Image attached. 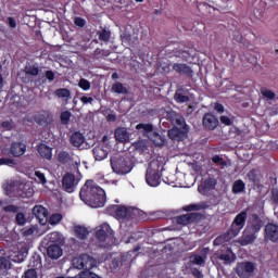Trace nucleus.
Instances as JSON below:
<instances>
[{
	"label": "nucleus",
	"instance_id": "f257e3e1",
	"mask_svg": "<svg viewBox=\"0 0 278 278\" xmlns=\"http://www.w3.org/2000/svg\"><path fill=\"white\" fill-rule=\"evenodd\" d=\"M79 198L89 205V207H103L108 201L105 190L99 187L94 180H87L79 192Z\"/></svg>",
	"mask_w": 278,
	"mask_h": 278
},
{
	"label": "nucleus",
	"instance_id": "f03ea898",
	"mask_svg": "<svg viewBox=\"0 0 278 278\" xmlns=\"http://www.w3.org/2000/svg\"><path fill=\"white\" fill-rule=\"evenodd\" d=\"M262 227H264V219H262L257 213L251 214L242 236L239 239L241 247L253 244L255 240H257V233L262 231Z\"/></svg>",
	"mask_w": 278,
	"mask_h": 278
},
{
	"label": "nucleus",
	"instance_id": "7ed1b4c3",
	"mask_svg": "<svg viewBox=\"0 0 278 278\" xmlns=\"http://www.w3.org/2000/svg\"><path fill=\"white\" fill-rule=\"evenodd\" d=\"M60 242H62L60 232H51L41 241L50 260H60V256L63 255L64 252L62 247L59 245Z\"/></svg>",
	"mask_w": 278,
	"mask_h": 278
},
{
	"label": "nucleus",
	"instance_id": "20e7f679",
	"mask_svg": "<svg viewBox=\"0 0 278 278\" xmlns=\"http://www.w3.org/2000/svg\"><path fill=\"white\" fill-rule=\"evenodd\" d=\"M111 168L116 175H127V173H131V162L128 157L112 156Z\"/></svg>",
	"mask_w": 278,
	"mask_h": 278
},
{
	"label": "nucleus",
	"instance_id": "39448f33",
	"mask_svg": "<svg viewBox=\"0 0 278 278\" xmlns=\"http://www.w3.org/2000/svg\"><path fill=\"white\" fill-rule=\"evenodd\" d=\"M108 214L115 216L117 220H131L134 218V208L124 205H110L106 207Z\"/></svg>",
	"mask_w": 278,
	"mask_h": 278
},
{
	"label": "nucleus",
	"instance_id": "423d86ee",
	"mask_svg": "<svg viewBox=\"0 0 278 278\" xmlns=\"http://www.w3.org/2000/svg\"><path fill=\"white\" fill-rule=\"evenodd\" d=\"M146 181L151 188H157L162 184V175H160V163L151 162L146 172Z\"/></svg>",
	"mask_w": 278,
	"mask_h": 278
},
{
	"label": "nucleus",
	"instance_id": "0eeeda50",
	"mask_svg": "<svg viewBox=\"0 0 278 278\" xmlns=\"http://www.w3.org/2000/svg\"><path fill=\"white\" fill-rule=\"evenodd\" d=\"M248 216L249 214L247 213V211H241L239 214H237L231 223L230 228L228 229V236L236 238V236L240 233V230L244 229Z\"/></svg>",
	"mask_w": 278,
	"mask_h": 278
},
{
	"label": "nucleus",
	"instance_id": "6e6552de",
	"mask_svg": "<svg viewBox=\"0 0 278 278\" xmlns=\"http://www.w3.org/2000/svg\"><path fill=\"white\" fill-rule=\"evenodd\" d=\"M188 131H190V128L185 122L182 125L173 126V128L168 130V138L176 142H182V140L188 138Z\"/></svg>",
	"mask_w": 278,
	"mask_h": 278
},
{
	"label": "nucleus",
	"instance_id": "1a4fd4ad",
	"mask_svg": "<svg viewBox=\"0 0 278 278\" xmlns=\"http://www.w3.org/2000/svg\"><path fill=\"white\" fill-rule=\"evenodd\" d=\"M115 232L112 230L110 224L104 223L97 227L96 239L98 242H105V240H114Z\"/></svg>",
	"mask_w": 278,
	"mask_h": 278
},
{
	"label": "nucleus",
	"instance_id": "9d476101",
	"mask_svg": "<svg viewBox=\"0 0 278 278\" xmlns=\"http://www.w3.org/2000/svg\"><path fill=\"white\" fill-rule=\"evenodd\" d=\"M255 273V264L253 262H241L236 266V274L240 278H249Z\"/></svg>",
	"mask_w": 278,
	"mask_h": 278
},
{
	"label": "nucleus",
	"instance_id": "9b49d317",
	"mask_svg": "<svg viewBox=\"0 0 278 278\" xmlns=\"http://www.w3.org/2000/svg\"><path fill=\"white\" fill-rule=\"evenodd\" d=\"M210 253V248H202L194 251L189 256L191 264L195 266H204L205 262L207 261V254Z\"/></svg>",
	"mask_w": 278,
	"mask_h": 278
},
{
	"label": "nucleus",
	"instance_id": "f8f14e48",
	"mask_svg": "<svg viewBox=\"0 0 278 278\" xmlns=\"http://www.w3.org/2000/svg\"><path fill=\"white\" fill-rule=\"evenodd\" d=\"M77 264L79 270H92L97 266V261L90 254H81L77 260Z\"/></svg>",
	"mask_w": 278,
	"mask_h": 278
},
{
	"label": "nucleus",
	"instance_id": "ddd939ff",
	"mask_svg": "<svg viewBox=\"0 0 278 278\" xmlns=\"http://www.w3.org/2000/svg\"><path fill=\"white\" fill-rule=\"evenodd\" d=\"M202 125L207 131H214L219 125L218 117L212 113H205L202 117Z\"/></svg>",
	"mask_w": 278,
	"mask_h": 278
},
{
	"label": "nucleus",
	"instance_id": "4468645a",
	"mask_svg": "<svg viewBox=\"0 0 278 278\" xmlns=\"http://www.w3.org/2000/svg\"><path fill=\"white\" fill-rule=\"evenodd\" d=\"M200 218H201L200 213H187V214L177 216L176 223H177V225H182L186 227V225L195 223V220H199Z\"/></svg>",
	"mask_w": 278,
	"mask_h": 278
},
{
	"label": "nucleus",
	"instance_id": "2eb2a0df",
	"mask_svg": "<svg viewBox=\"0 0 278 278\" xmlns=\"http://www.w3.org/2000/svg\"><path fill=\"white\" fill-rule=\"evenodd\" d=\"M33 216L39 220L40 225H47V218L49 217V211L42 205H35L33 207Z\"/></svg>",
	"mask_w": 278,
	"mask_h": 278
},
{
	"label": "nucleus",
	"instance_id": "dca6fc26",
	"mask_svg": "<svg viewBox=\"0 0 278 278\" xmlns=\"http://www.w3.org/2000/svg\"><path fill=\"white\" fill-rule=\"evenodd\" d=\"M265 240L270 242H278V225L274 223H268L264 229Z\"/></svg>",
	"mask_w": 278,
	"mask_h": 278
},
{
	"label": "nucleus",
	"instance_id": "f3484780",
	"mask_svg": "<svg viewBox=\"0 0 278 278\" xmlns=\"http://www.w3.org/2000/svg\"><path fill=\"white\" fill-rule=\"evenodd\" d=\"M24 153H27V144L23 143V141H14L10 147V154L13 157H21Z\"/></svg>",
	"mask_w": 278,
	"mask_h": 278
},
{
	"label": "nucleus",
	"instance_id": "a211bd4d",
	"mask_svg": "<svg viewBox=\"0 0 278 278\" xmlns=\"http://www.w3.org/2000/svg\"><path fill=\"white\" fill-rule=\"evenodd\" d=\"M218 260L224 262L225 265L233 264V262L237 260V256L236 253L230 250V248L224 247L218 255Z\"/></svg>",
	"mask_w": 278,
	"mask_h": 278
},
{
	"label": "nucleus",
	"instance_id": "6ab92c4d",
	"mask_svg": "<svg viewBox=\"0 0 278 278\" xmlns=\"http://www.w3.org/2000/svg\"><path fill=\"white\" fill-rule=\"evenodd\" d=\"M131 134L127 130L125 127H117L114 131V138L116 142H119L121 144H126V142H129Z\"/></svg>",
	"mask_w": 278,
	"mask_h": 278
},
{
	"label": "nucleus",
	"instance_id": "aec40b11",
	"mask_svg": "<svg viewBox=\"0 0 278 278\" xmlns=\"http://www.w3.org/2000/svg\"><path fill=\"white\" fill-rule=\"evenodd\" d=\"M165 118L169 121V123L175 126V125H185L186 118L181 116L180 114H177V112L173 110H168L165 112Z\"/></svg>",
	"mask_w": 278,
	"mask_h": 278
},
{
	"label": "nucleus",
	"instance_id": "412c9836",
	"mask_svg": "<svg viewBox=\"0 0 278 278\" xmlns=\"http://www.w3.org/2000/svg\"><path fill=\"white\" fill-rule=\"evenodd\" d=\"M75 154L68 152V151H60L56 155V160L59 164H62L63 166H73V157Z\"/></svg>",
	"mask_w": 278,
	"mask_h": 278
},
{
	"label": "nucleus",
	"instance_id": "4be33fe9",
	"mask_svg": "<svg viewBox=\"0 0 278 278\" xmlns=\"http://www.w3.org/2000/svg\"><path fill=\"white\" fill-rule=\"evenodd\" d=\"M62 185L65 192H75V175L71 173H66L63 176Z\"/></svg>",
	"mask_w": 278,
	"mask_h": 278
},
{
	"label": "nucleus",
	"instance_id": "5701e85b",
	"mask_svg": "<svg viewBox=\"0 0 278 278\" xmlns=\"http://www.w3.org/2000/svg\"><path fill=\"white\" fill-rule=\"evenodd\" d=\"M173 71H175V73H178V75H186V77H192V67H190L188 64L186 63H175L173 65Z\"/></svg>",
	"mask_w": 278,
	"mask_h": 278
},
{
	"label": "nucleus",
	"instance_id": "b1692460",
	"mask_svg": "<svg viewBox=\"0 0 278 278\" xmlns=\"http://www.w3.org/2000/svg\"><path fill=\"white\" fill-rule=\"evenodd\" d=\"M37 151L43 160H52L53 159V148L47 146L46 143H40L37 148Z\"/></svg>",
	"mask_w": 278,
	"mask_h": 278
},
{
	"label": "nucleus",
	"instance_id": "393cba45",
	"mask_svg": "<svg viewBox=\"0 0 278 278\" xmlns=\"http://www.w3.org/2000/svg\"><path fill=\"white\" fill-rule=\"evenodd\" d=\"M36 122L38 125H51L53 123V116L49 111H41L37 116H36Z\"/></svg>",
	"mask_w": 278,
	"mask_h": 278
},
{
	"label": "nucleus",
	"instance_id": "a878e982",
	"mask_svg": "<svg viewBox=\"0 0 278 278\" xmlns=\"http://www.w3.org/2000/svg\"><path fill=\"white\" fill-rule=\"evenodd\" d=\"M70 142L72 147L79 148L81 144H84V142H86V137H84L81 132L75 131L72 134Z\"/></svg>",
	"mask_w": 278,
	"mask_h": 278
},
{
	"label": "nucleus",
	"instance_id": "bb28decb",
	"mask_svg": "<svg viewBox=\"0 0 278 278\" xmlns=\"http://www.w3.org/2000/svg\"><path fill=\"white\" fill-rule=\"evenodd\" d=\"M92 153L97 162H103L108 157V150L103 149V146L94 147Z\"/></svg>",
	"mask_w": 278,
	"mask_h": 278
},
{
	"label": "nucleus",
	"instance_id": "cd10ccee",
	"mask_svg": "<svg viewBox=\"0 0 278 278\" xmlns=\"http://www.w3.org/2000/svg\"><path fill=\"white\" fill-rule=\"evenodd\" d=\"M74 233L78 240H86L88 238L90 231H88V228L84 226H75L74 227Z\"/></svg>",
	"mask_w": 278,
	"mask_h": 278
},
{
	"label": "nucleus",
	"instance_id": "c85d7f7f",
	"mask_svg": "<svg viewBox=\"0 0 278 278\" xmlns=\"http://www.w3.org/2000/svg\"><path fill=\"white\" fill-rule=\"evenodd\" d=\"M245 188L247 185L243 180H236L232 185V194H240L241 192H244Z\"/></svg>",
	"mask_w": 278,
	"mask_h": 278
},
{
	"label": "nucleus",
	"instance_id": "c756f323",
	"mask_svg": "<svg viewBox=\"0 0 278 278\" xmlns=\"http://www.w3.org/2000/svg\"><path fill=\"white\" fill-rule=\"evenodd\" d=\"M24 73L31 77H38V75H40V67H38V65H26L24 67Z\"/></svg>",
	"mask_w": 278,
	"mask_h": 278
},
{
	"label": "nucleus",
	"instance_id": "7c9ffc66",
	"mask_svg": "<svg viewBox=\"0 0 278 278\" xmlns=\"http://www.w3.org/2000/svg\"><path fill=\"white\" fill-rule=\"evenodd\" d=\"M97 36L100 42H108L112 38V31L103 28L102 30L97 31Z\"/></svg>",
	"mask_w": 278,
	"mask_h": 278
},
{
	"label": "nucleus",
	"instance_id": "2f4dec72",
	"mask_svg": "<svg viewBox=\"0 0 278 278\" xmlns=\"http://www.w3.org/2000/svg\"><path fill=\"white\" fill-rule=\"evenodd\" d=\"M112 91L116 94H129L127 87L123 86V83H115L112 85Z\"/></svg>",
	"mask_w": 278,
	"mask_h": 278
},
{
	"label": "nucleus",
	"instance_id": "473e14b6",
	"mask_svg": "<svg viewBox=\"0 0 278 278\" xmlns=\"http://www.w3.org/2000/svg\"><path fill=\"white\" fill-rule=\"evenodd\" d=\"M207 205L205 203H199V204H189L184 206L185 212H199L201 210H205Z\"/></svg>",
	"mask_w": 278,
	"mask_h": 278
},
{
	"label": "nucleus",
	"instance_id": "72a5a7b5",
	"mask_svg": "<svg viewBox=\"0 0 278 278\" xmlns=\"http://www.w3.org/2000/svg\"><path fill=\"white\" fill-rule=\"evenodd\" d=\"M54 94L59 99H66L67 101L68 99H71V90H68L67 88H59L54 91Z\"/></svg>",
	"mask_w": 278,
	"mask_h": 278
},
{
	"label": "nucleus",
	"instance_id": "f704fd0d",
	"mask_svg": "<svg viewBox=\"0 0 278 278\" xmlns=\"http://www.w3.org/2000/svg\"><path fill=\"white\" fill-rule=\"evenodd\" d=\"M72 116H73V113H71V111L61 112L60 114L61 125H68V123H71Z\"/></svg>",
	"mask_w": 278,
	"mask_h": 278
},
{
	"label": "nucleus",
	"instance_id": "c9c22d12",
	"mask_svg": "<svg viewBox=\"0 0 278 278\" xmlns=\"http://www.w3.org/2000/svg\"><path fill=\"white\" fill-rule=\"evenodd\" d=\"M15 223L20 227H23L27 223V217H25V213L23 212H17L15 215Z\"/></svg>",
	"mask_w": 278,
	"mask_h": 278
},
{
	"label": "nucleus",
	"instance_id": "e433bc0d",
	"mask_svg": "<svg viewBox=\"0 0 278 278\" xmlns=\"http://www.w3.org/2000/svg\"><path fill=\"white\" fill-rule=\"evenodd\" d=\"M136 129L138 131L143 130L146 134H151V131H153V125L152 124H138L136 126Z\"/></svg>",
	"mask_w": 278,
	"mask_h": 278
},
{
	"label": "nucleus",
	"instance_id": "4c0bfd02",
	"mask_svg": "<svg viewBox=\"0 0 278 278\" xmlns=\"http://www.w3.org/2000/svg\"><path fill=\"white\" fill-rule=\"evenodd\" d=\"M11 265L12 263L5 256L0 257V270H10Z\"/></svg>",
	"mask_w": 278,
	"mask_h": 278
},
{
	"label": "nucleus",
	"instance_id": "58836bf2",
	"mask_svg": "<svg viewBox=\"0 0 278 278\" xmlns=\"http://www.w3.org/2000/svg\"><path fill=\"white\" fill-rule=\"evenodd\" d=\"M22 278H38V271L36 268H29L24 271Z\"/></svg>",
	"mask_w": 278,
	"mask_h": 278
},
{
	"label": "nucleus",
	"instance_id": "ea45409f",
	"mask_svg": "<svg viewBox=\"0 0 278 278\" xmlns=\"http://www.w3.org/2000/svg\"><path fill=\"white\" fill-rule=\"evenodd\" d=\"M211 160L213 164H218L219 166H222V168L227 166V161L223 160V157H220V155L218 154L213 155Z\"/></svg>",
	"mask_w": 278,
	"mask_h": 278
},
{
	"label": "nucleus",
	"instance_id": "a19ab883",
	"mask_svg": "<svg viewBox=\"0 0 278 278\" xmlns=\"http://www.w3.org/2000/svg\"><path fill=\"white\" fill-rule=\"evenodd\" d=\"M174 99L177 103H188V101H190V98L188 96L179 92L175 93Z\"/></svg>",
	"mask_w": 278,
	"mask_h": 278
},
{
	"label": "nucleus",
	"instance_id": "79ce46f5",
	"mask_svg": "<svg viewBox=\"0 0 278 278\" xmlns=\"http://www.w3.org/2000/svg\"><path fill=\"white\" fill-rule=\"evenodd\" d=\"M62 214L60 213H55V214H52L49 218V224L50 225H58L62 222Z\"/></svg>",
	"mask_w": 278,
	"mask_h": 278
},
{
	"label": "nucleus",
	"instance_id": "37998d69",
	"mask_svg": "<svg viewBox=\"0 0 278 278\" xmlns=\"http://www.w3.org/2000/svg\"><path fill=\"white\" fill-rule=\"evenodd\" d=\"M227 242V235H220L216 237L213 241L214 247H223Z\"/></svg>",
	"mask_w": 278,
	"mask_h": 278
},
{
	"label": "nucleus",
	"instance_id": "c03bdc74",
	"mask_svg": "<svg viewBox=\"0 0 278 278\" xmlns=\"http://www.w3.org/2000/svg\"><path fill=\"white\" fill-rule=\"evenodd\" d=\"M80 278H101V276L97 275L96 273L91 270H81L79 273Z\"/></svg>",
	"mask_w": 278,
	"mask_h": 278
},
{
	"label": "nucleus",
	"instance_id": "a18cd8bd",
	"mask_svg": "<svg viewBox=\"0 0 278 278\" xmlns=\"http://www.w3.org/2000/svg\"><path fill=\"white\" fill-rule=\"evenodd\" d=\"M0 166H16V161L14 159L1 157Z\"/></svg>",
	"mask_w": 278,
	"mask_h": 278
},
{
	"label": "nucleus",
	"instance_id": "49530a36",
	"mask_svg": "<svg viewBox=\"0 0 278 278\" xmlns=\"http://www.w3.org/2000/svg\"><path fill=\"white\" fill-rule=\"evenodd\" d=\"M1 128L5 129V131H12L14 129V121H4L1 123Z\"/></svg>",
	"mask_w": 278,
	"mask_h": 278
},
{
	"label": "nucleus",
	"instance_id": "de8ad7c7",
	"mask_svg": "<svg viewBox=\"0 0 278 278\" xmlns=\"http://www.w3.org/2000/svg\"><path fill=\"white\" fill-rule=\"evenodd\" d=\"M21 208L14 204H9L7 206L3 207V212H7L9 214H17V212L20 211Z\"/></svg>",
	"mask_w": 278,
	"mask_h": 278
},
{
	"label": "nucleus",
	"instance_id": "09e8293b",
	"mask_svg": "<svg viewBox=\"0 0 278 278\" xmlns=\"http://www.w3.org/2000/svg\"><path fill=\"white\" fill-rule=\"evenodd\" d=\"M261 94H263V97H265L266 99H269V101H273V99H275L276 97L275 92L266 88L261 89Z\"/></svg>",
	"mask_w": 278,
	"mask_h": 278
},
{
	"label": "nucleus",
	"instance_id": "8fccbe9b",
	"mask_svg": "<svg viewBox=\"0 0 278 278\" xmlns=\"http://www.w3.org/2000/svg\"><path fill=\"white\" fill-rule=\"evenodd\" d=\"M79 88H81V90H90V81L86 78H81L78 83Z\"/></svg>",
	"mask_w": 278,
	"mask_h": 278
},
{
	"label": "nucleus",
	"instance_id": "3c124183",
	"mask_svg": "<svg viewBox=\"0 0 278 278\" xmlns=\"http://www.w3.org/2000/svg\"><path fill=\"white\" fill-rule=\"evenodd\" d=\"M219 121H220L222 125H226L227 127H230V125H233V122L227 115H222L219 117Z\"/></svg>",
	"mask_w": 278,
	"mask_h": 278
},
{
	"label": "nucleus",
	"instance_id": "603ef678",
	"mask_svg": "<svg viewBox=\"0 0 278 278\" xmlns=\"http://www.w3.org/2000/svg\"><path fill=\"white\" fill-rule=\"evenodd\" d=\"M271 203L273 205H278V189L277 188H273L271 189Z\"/></svg>",
	"mask_w": 278,
	"mask_h": 278
},
{
	"label": "nucleus",
	"instance_id": "864d4df0",
	"mask_svg": "<svg viewBox=\"0 0 278 278\" xmlns=\"http://www.w3.org/2000/svg\"><path fill=\"white\" fill-rule=\"evenodd\" d=\"M104 55H108V51L101 50V49H96L94 51V58L96 60H101Z\"/></svg>",
	"mask_w": 278,
	"mask_h": 278
},
{
	"label": "nucleus",
	"instance_id": "5fc2aeb1",
	"mask_svg": "<svg viewBox=\"0 0 278 278\" xmlns=\"http://www.w3.org/2000/svg\"><path fill=\"white\" fill-rule=\"evenodd\" d=\"M174 55L176 58H186V55H190V53L186 50L176 49V51L174 52Z\"/></svg>",
	"mask_w": 278,
	"mask_h": 278
},
{
	"label": "nucleus",
	"instance_id": "6e6d98bb",
	"mask_svg": "<svg viewBox=\"0 0 278 278\" xmlns=\"http://www.w3.org/2000/svg\"><path fill=\"white\" fill-rule=\"evenodd\" d=\"M46 78L48 79V81H54L55 80V72L54 71H46L45 73Z\"/></svg>",
	"mask_w": 278,
	"mask_h": 278
},
{
	"label": "nucleus",
	"instance_id": "4d7b16f0",
	"mask_svg": "<svg viewBox=\"0 0 278 278\" xmlns=\"http://www.w3.org/2000/svg\"><path fill=\"white\" fill-rule=\"evenodd\" d=\"M74 23L77 27H86V20L83 17H75Z\"/></svg>",
	"mask_w": 278,
	"mask_h": 278
},
{
	"label": "nucleus",
	"instance_id": "13d9d810",
	"mask_svg": "<svg viewBox=\"0 0 278 278\" xmlns=\"http://www.w3.org/2000/svg\"><path fill=\"white\" fill-rule=\"evenodd\" d=\"M35 177L39 179L40 184H47V177L41 172H35Z\"/></svg>",
	"mask_w": 278,
	"mask_h": 278
},
{
	"label": "nucleus",
	"instance_id": "bf43d9fd",
	"mask_svg": "<svg viewBox=\"0 0 278 278\" xmlns=\"http://www.w3.org/2000/svg\"><path fill=\"white\" fill-rule=\"evenodd\" d=\"M214 110L217 111L218 114H223L225 112V106L222 103H215Z\"/></svg>",
	"mask_w": 278,
	"mask_h": 278
},
{
	"label": "nucleus",
	"instance_id": "052dcab7",
	"mask_svg": "<svg viewBox=\"0 0 278 278\" xmlns=\"http://www.w3.org/2000/svg\"><path fill=\"white\" fill-rule=\"evenodd\" d=\"M81 103H84L85 105H88V103H92V101H94V99L92 97H86L83 96L80 98Z\"/></svg>",
	"mask_w": 278,
	"mask_h": 278
},
{
	"label": "nucleus",
	"instance_id": "680f3d73",
	"mask_svg": "<svg viewBox=\"0 0 278 278\" xmlns=\"http://www.w3.org/2000/svg\"><path fill=\"white\" fill-rule=\"evenodd\" d=\"M9 27L16 29V20L14 17H8Z\"/></svg>",
	"mask_w": 278,
	"mask_h": 278
},
{
	"label": "nucleus",
	"instance_id": "e2e57ef3",
	"mask_svg": "<svg viewBox=\"0 0 278 278\" xmlns=\"http://www.w3.org/2000/svg\"><path fill=\"white\" fill-rule=\"evenodd\" d=\"M191 274L195 277V278H203V273H201V270H199V268H193Z\"/></svg>",
	"mask_w": 278,
	"mask_h": 278
},
{
	"label": "nucleus",
	"instance_id": "0e129e2a",
	"mask_svg": "<svg viewBox=\"0 0 278 278\" xmlns=\"http://www.w3.org/2000/svg\"><path fill=\"white\" fill-rule=\"evenodd\" d=\"M34 228H28L26 230L23 231V236H34Z\"/></svg>",
	"mask_w": 278,
	"mask_h": 278
},
{
	"label": "nucleus",
	"instance_id": "69168bd1",
	"mask_svg": "<svg viewBox=\"0 0 278 278\" xmlns=\"http://www.w3.org/2000/svg\"><path fill=\"white\" fill-rule=\"evenodd\" d=\"M14 262H18V263L25 262V254H23V253L20 252V253L17 254V260L15 258Z\"/></svg>",
	"mask_w": 278,
	"mask_h": 278
},
{
	"label": "nucleus",
	"instance_id": "338daca9",
	"mask_svg": "<svg viewBox=\"0 0 278 278\" xmlns=\"http://www.w3.org/2000/svg\"><path fill=\"white\" fill-rule=\"evenodd\" d=\"M38 264H40L36 258L30 260V264L29 266H31L33 268H38Z\"/></svg>",
	"mask_w": 278,
	"mask_h": 278
},
{
	"label": "nucleus",
	"instance_id": "774afa93",
	"mask_svg": "<svg viewBox=\"0 0 278 278\" xmlns=\"http://www.w3.org/2000/svg\"><path fill=\"white\" fill-rule=\"evenodd\" d=\"M109 121H116V115H109Z\"/></svg>",
	"mask_w": 278,
	"mask_h": 278
}]
</instances>
